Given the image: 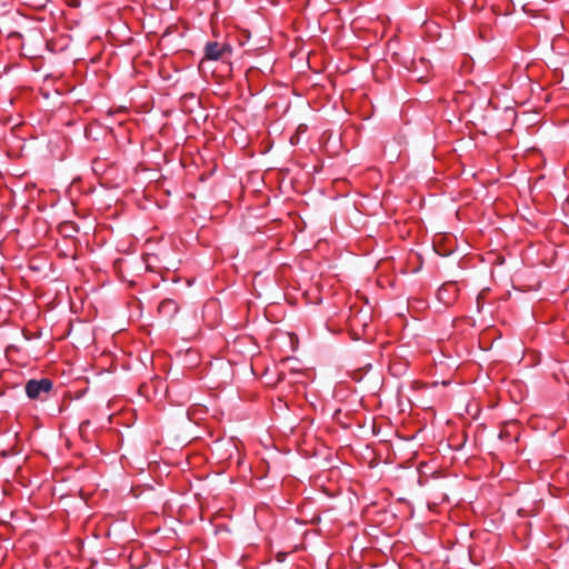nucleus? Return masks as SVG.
<instances>
[{"label": "nucleus", "instance_id": "nucleus-1", "mask_svg": "<svg viewBox=\"0 0 569 569\" xmlns=\"http://www.w3.org/2000/svg\"><path fill=\"white\" fill-rule=\"evenodd\" d=\"M231 46L226 42L209 41L204 46V59L220 60L223 59L226 53H231Z\"/></svg>", "mask_w": 569, "mask_h": 569}, {"label": "nucleus", "instance_id": "nucleus-2", "mask_svg": "<svg viewBox=\"0 0 569 569\" xmlns=\"http://www.w3.org/2000/svg\"><path fill=\"white\" fill-rule=\"evenodd\" d=\"M52 382L49 379L30 380L26 385V392L30 399H37L42 392H49Z\"/></svg>", "mask_w": 569, "mask_h": 569}, {"label": "nucleus", "instance_id": "nucleus-3", "mask_svg": "<svg viewBox=\"0 0 569 569\" xmlns=\"http://www.w3.org/2000/svg\"><path fill=\"white\" fill-rule=\"evenodd\" d=\"M183 103H188L189 101L193 102L194 104L200 106L201 101L194 93H188L182 97Z\"/></svg>", "mask_w": 569, "mask_h": 569}, {"label": "nucleus", "instance_id": "nucleus-4", "mask_svg": "<svg viewBox=\"0 0 569 569\" xmlns=\"http://www.w3.org/2000/svg\"><path fill=\"white\" fill-rule=\"evenodd\" d=\"M171 307L176 310V303L172 300H164L160 303L159 310L162 311L163 309Z\"/></svg>", "mask_w": 569, "mask_h": 569}, {"label": "nucleus", "instance_id": "nucleus-5", "mask_svg": "<svg viewBox=\"0 0 569 569\" xmlns=\"http://www.w3.org/2000/svg\"><path fill=\"white\" fill-rule=\"evenodd\" d=\"M307 129V126L300 124L298 128V131H305Z\"/></svg>", "mask_w": 569, "mask_h": 569}, {"label": "nucleus", "instance_id": "nucleus-6", "mask_svg": "<svg viewBox=\"0 0 569 569\" xmlns=\"http://www.w3.org/2000/svg\"><path fill=\"white\" fill-rule=\"evenodd\" d=\"M463 98H465V96H463V94H461V98H460L459 100H457V102H458V103H465Z\"/></svg>", "mask_w": 569, "mask_h": 569}, {"label": "nucleus", "instance_id": "nucleus-7", "mask_svg": "<svg viewBox=\"0 0 569 569\" xmlns=\"http://www.w3.org/2000/svg\"><path fill=\"white\" fill-rule=\"evenodd\" d=\"M126 109H122V108H119V109H116V111H124Z\"/></svg>", "mask_w": 569, "mask_h": 569}]
</instances>
